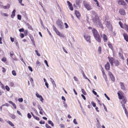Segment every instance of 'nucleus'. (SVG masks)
I'll return each mask as SVG.
<instances>
[{
    "label": "nucleus",
    "mask_w": 128,
    "mask_h": 128,
    "mask_svg": "<svg viewBox=\"0 0 128 128\" xmlns=\"http://www.w3.org/2000/svg\"><path fill=\"white\" fill-rule=\"evenodd\" d=\"M75 13L77 17L79 19L80 16V14L78 10H76Z\"/></svg>",
    "instance_id": "2eb2a0df"
},
{
    "label": "nucleus",
    "mask_w": 128,
    "mask_h": 128,
    "mask_svg": "<svg viewBox=\"0 0 128 128\" xmlns=\"http://www.w3.org/2000/svg\"><path fill=\"white\" fill-rule=\"evenodd\" d=\"M64 106L66 108H67L68 106L67 104H66V102H63Z\"/></svg>",
    "instance_id": "79ce46f5"
},
{
    "label": "nucleus",
    "mask_w": 128,
    "mask_h": 128,
    "mask_svg": "<svg viewBox=\"0 0 128 128\" xmlns=\"http://www.w3.org/2000/svg\"><path fill=\"white\" fill-rule=\"evenodd\" d=\"M124 28L128 32V26L126 24H124V28Z\"/></svg>",
    "instance_id": "393cba45"
},
{
    "label": "nucleus",
    "mask_w": 128,
    "mask_h": 128,
    "mask_svg": "<svg viewBox=\"0 0 128 128\" xmlns=\"http://www.w3.org/2000/svg\"><path fill=\"white\" fill-rule=\"evenodd\" d=\"M102 74L103 77L104 78L105 81L106 82H107L108 81V79L106 74H105L104 72V71H102Z\"/></svg>",
    "instance_id": "f3484780"
},
{
    "label": "nucleus",
    "mask_w": 128,
    "mask_h": 128,
    "mask_svg": "<svg viewBox=\"0 0 128 128\" xmlns=\"http://www.w3.org/2000/svg\"><path fill=\"white\" fill-rule=\"evenodd\" d=\"M33 117L34 119H35L38 120H40L39 118L38 117L35 116H33Z\"/></svg>",
    "instance_id": "6e6d98bb"
},
{
    "label": "nucleus",
    "mask_w": 128,
    "mask_h": 128,
    "mask_svg": "<svg viewBox=\"0 0 128 128\" xmlns=\"http://www.w3.org/2000/svg\"><path fill=\"white\" fill-rule=\"evenodd\" d=\"M114 63L115 64V66H118L120 64L119 62L117 60H115Z\"/></svg>",
    "instance_id": "a878e982"
},
{
    "label": "nucleus",
    "mask_w": 128,
    "mask_h": 128,
    "mask_svg": "<svg viewBox=\"0 0 128 128\" xmlns=\"http://www.w3.org/2000/svg\"><path fill=\"white\" fill-rule=\"evenodd\" d=\"M2 60L4 62H5L6 61V58L5 57H3V58H2Z\"/></svg>",
    "instance_id": "49530a36"
},
{
    "label": "nucleus",
    "mask_w": 128,
    "mask_h": 128,
    "mask_svg": "<svg viewBox=\"0 0 128 128\" xmlns=\"http://www.w3.org/2000/svg\"><path fill=\"white\" fill-rule=\"evenodd\" d=\"M56 24L60 30H62L63 28V24L62 21L58 20L56 22Z\"/></svg>",
    "instance_id": "20e7f679"
},
{
    "label": "nucleus",
    "mask_w": 128,
    "mask_h": 128,
    "mask_svg": "<svg viewBox=\"0 0 128 128\" xmlns=\"http://www.w3.org/2000/svg\"><path fill=\"white\" fill-rule=\"evenodd\" d=\"M10 5L8 4L4 6L3 5L1 6V7L4 9H7L9 8H10Z\"/></svg>",
    "instance_id": "4468645a"
},
{
    "label": "nucleus",
    "mask_w": 128,
    "mask_h": 128,
    "mask_svg": "<svg viewBox=\"0 0 128 128\" xmlns=\"http://www.w3.org/2000/svg\"><path fill=\"white\" fill-rule=\"evenodd\" d=\"M117 2L118 4L119 5L125 6L126 5V4L123 0H118Z\"/></svg>",
    "instance_id": "0eeeda50"
},
{
    "label": "nucleus",
    "mask_w": 128,
    "mask_h": 128,
    "mask_svg": "<svg viewBox=\"0 0 128 128\" xmlns=\"http://www.w3.org/2000/svg\"><path fill=\"white\" fill-rule=\"evenodd\" d=\"M20 36L22 38H23L24 37V34L22 33H21Z\"/></svg>",
    "instance_id": "0e129e2a"
},
{
    "label": "nucleus",
    "mask_w": 128,
    "mask_h": 128,
    "mask_svg": "<svg viewBox=\"0 0 128 128\" xmlns=\"http://www.w3.org/2000/svg\"><path fill=\"white\" fill-rule=\"evenodd\" d=\"M105 24L106 26L109 29L111 30L112 29V26L111 24H110V22L108 21L106 19L105 20Z\"/></svg>",
    "instance_id": "39448f33"
},
{
    "label": "nucleus",
    "mask_w": 128,
    "mask_h": 128,
    "mask_svg": "<svg viewBox=\"0 0 128 128\" xmlns=\"http://www.w3.org/2000/svg\"><path fill=\"white\" fill-rule=\"evenodd\" d=\"M96 40L99 42H100L101 39L100 35L99 34L94 36Z\"/></svg>",
    "instance_id": "1a4fd4ad"
},
{
    "label": "nucleus",
    "mask_w": 128,
    "mask_h": 128,
    "mask_svg": "<svg viewBox=\"0 0 128 128\" xmlns=\"http://www.w3.org/2000/svg\"><path fill=\"white\" fill-rule=\"evenodd\" d=\"M12 74L14 76H16V72L14 70H13L12 72Z\"/></svg>",
    "instance_id": "4c0bfd02"
},
{
    "label": "nucleus",
    "mask_w": 128,
    "mask_h": 128,
    "mask_svg": "<svg viewBox=\"0 0 128 128\" xmlns=\"http://www.w3.org/2000/svg\"><path fill=\"white\" fill-rule=\"evenodd\" d=\"M110 64L108 62H107L106 64L105 65V68L106 70H108L110 69Z\"/></svg>",
    "instance_id": "dca6fc26"
},
{
    "label": "nucleus",
    "mask_w": 128,
    "mask_h": 128,
    "mask_svg": "<svg viewBox=\"0 0 128 128\" xmlns=\"http://www.w3.org/2000/svg\"><path fill=\"white\" fill-rule=\"evenodd\" d=\"M17 18L18 20H20L21 19V16L19 14H18L17 15Z\"/></svg>",
    "instance_id": "c03bdc74"
},
{
    "label": "nucleus",
    "mask_w": 128,
    "mask_h": 128,
    "mask_svg": "<svg viewBox=\"0 0 128 128\" xmlns=\"http://www.w3.org/2000/svg\"><path fill=\"white\" fill-rule=\"evenodd\" d=\"M59 126L60 127V128H64V125L63 124H60Z\"/></svg>",
    "instance_id": "3c124183"
},
{
    "label": "nucleus",
    "mask_w": 128,
    "mask_h": 128,
    "mask_svg": "<svg viewBox=\"0 0 128 128\" xmlns=\"http://www.w3.org/2000/svg\"><path fill=\"white\" fill-rule=\"evenodd\" d=\"M64 24L65 25V26L66 28H67L68 27V26L66 23V22L64 23Z\"/></svg>",
    "instance_id": "338daca9"
},
{
    "label": "nucleus",
    "mask_w": 128,
    "mask_h": 128,
    "mask_svg": "<svg viewBox=\"0 0 128 128\" xmlns=\"http://www.w3.org/2000/svg\"><path fill=\"white\" fill-rule=\"evenodd\" d=\"M6 89L8 91H9L10 90L9 87L7 86H6L5 87Z\"/></svg>",
    "instance_id": "5fc2aeb1"
},
{
    "label": "nucleus",
    "mask_w": 128,
    "mask_h": 128,
    "mask_svg": "<svg viewBox=\"0 0 128 128\" xmlns=\"http://www.w3.org/2000/svg\"><path fill=\"white\" fill-rule=\"evenodd\" d=\"M120 86L121 88L123 90H125V88L124 86V83L122 82L120 83Z\"/></svg>",
    "instance_id": "a211bd4d"
},
{
    "label": "nucleus",
    "mask_w": 128,
    "mask_h": 128,
    "mask_svg": "<svg viewBox=\"0 0 128 128\" xmlns=\"http://www.w3.org/2000/svg\"><path fill=\"white\" fill-rule=\"evenodd\" d=\"M53 84L55 86H56V84H55V82L54 80L51 78H50Z\"/></svg>",
    "instance_id": "7c9ffc66"
},
{
    "label": "nucleus",
    "mask_w": 128,
    "mask_h": 128,
    "mask_svg": "<svg viewBox=\"0 0 128 128\" xmlns=\"http://www.w3.org/2000/svg\"><path fill=\"white\" fill-rule=\"evenodd\" d=\"M24 32L25 35L26 36L28 35V31L27 30H26Z\"/></svg>",
    "instance_id": "864d4df0"
},
{
    "label": "nucleus",
    "mask_w": 128,
    "mask_h": 128,
    "mask_svg": "<svg viewBox=\"0 0 128 128\" xmlns=\"http://www.w3.org/2000/svg\"><path fill=\"white\" fill-rule=\"evenodd\" d=\"M119 24L120 27L122 28H124V25L123 26L122 25V23L120 21L119 22Z\"/></svg>",
    "instance_id": "e433bc0d"
},
{
    "label": "nucleus",
    "mask_w": 128,
    "mask_h": 128,
    "mask_svg": "<svg viewBox=\"0 0 128 128\" xmlns=\"http://www.w3.org/2000/svg\"><path fill=\"white\" fill-rule=\"evenodd\" d=\"M122 107L123 109H124L125 112H126V111H127V110L126 109L125 106L124 104H122Z\"/></svg>",
    "instance_id": "ea45409f"
},
{
    "label": "nucleus",
    "mask_w": 128,
    "mask_h": 128,
    "mask_svg": "<svg viewBox=\"0 0 128 128\" xmlns=\"http://www.w3.org/2000/svg\"><path fill=\"white\" fill-rule=\"evenodd\" d=\"M26 25H27L28 28H29L30 29V30H32V26L28 23H27L26 24Z\"/></svg>",
    "instance_id": "473e14b6"
},
{
    "label": "nucleus",
    "mask_w": 128,
    "mask_h": 128,
    "mask_svg": "<svg viewBox=\"0 0 128 128\" xmlns=\"http://www.w3.org/2000/svg\"><path fill=\"white\" fill-rule=\"evenodd\" d=\"M119 54L121 58L123 60H124V57H123V55H122V53H121L119 52Z\"/></svg>",
    "instance_id": "58836bf2"
},
{
    "label": "nucleus",
    "mask_w": 128,
    "mask_h": 128,
    "mask_svg": "<svg viewBox=\"0 0 128 128\" xmlns=\"http://www.w3.org/2000/svg\"><path fill=\"white\" fill-rule=\"evenodd\" d=\"M36 65L38 66H40V63L38 60H37L36 61Z\"/></svg>",
    "instance_id": "a18cd8bd"
},
{
    "label": "nucleus",
    "mask_w": 128,
    "mask_h": 128,
    "mask_svg": "<svg viewBox=\"0 0 128 128\" xmlns=\"http://www.w3.org/2000/svg\"><path fill=\"white\" fill-rule=\"evenodd\" d=\"M124 38L126 41L128 42V35L126 33H124L123 34Z\"/></svg>",
    "instance_id": "412c9836"
},
{
    "label": "nucleus",
    "mask_w": 128,
    "mask_h": 128,
    "mask_svg": "<svg viewBox=\"0 0 128 128\" xmlns=\"http://www.w3.org/2000/svg\"><path fill=\"white\" fill-rule=\"evenodd\" d=\"M3 16H8V14H7L2 13L1 14Z\"/></svg>",
    "instance_id": "37998d69"
},
{
    "label": "nucleus",
    "mask_w": 128,
    "mask_h": 128,
    "mask_svg": "<svg viewBox=\"0 0 128 128\" xmlns=\"http://www.w3.org/2000/svg\"><path fill=\"white\" fill-rule=\"evenodd\" d=\"M35 52L38 56H40V54L38 53V52L37 50H35Z\"/></svg>",
    "instance_id": "8fccbe9b"
},
{
    "label": "nucleus",
    "mask_w": 128,
    "mask_h": 128,
    "mask_svg": "<svg viewBox=\"0 0 128 128\" xmlns=\"http://www.w3.org/2000/svg\"><path fill=\"white\" fill-rule=\"evenodd\" d=\"M38 108L40 110H42L43 112H44V113H45V112L43 110L42 108L40 106V105H38Z\"/></svg>",
    "instance_id": "bb28decb"
},
{
    "label": "nucleus",
    "mask_w": 128,
    "mask_h": 128,
    "mask_svg": "<svg viewBox=\"0 0 128 128\" xmlns=\"http://www.w3.org/2000/svg\"><path fill=\"white\" fill-rule=\"evenodd\" d=\"M46 126L47 128H52L51 127L49 126L47 124H46Z\"/></svg>",
    "instance_id": "774afa93"
},
{
    "label": "nucleus",
    "mask_w": 128,
    "mask_h": 128,
    "mask_svg": "<svg viewBox=\"0 0 128 128\" xmlns=\"http://www.w3.org/2000/svg\"><path fill=\"white\" fill-rule=\"evenodd\" d=\"M101 49L102 48L100 46H99L98 48V51L100 54V53L101 51Z\"/></svg>",
    "instance_id": "13d9d810"
},
{
    "label": "nucleus",
    "mask_w": 128,
    "mask_h": 128,
    "mask_svg": "<svg viewBox=\"0 0 128 128\" xmlns=\"http://www.w3.org/2000/svg\"><path fill=\"white\" fill-rule=\"evenodd\" d=\"M92 32L94 36L99 34L97 30L95 28H93L92 30Z\"/></svg>",
    "instance_id": "ddd939ff"
},
{
    "label": "nucleus",
    "mask_w": 128,
    "mask_h": 128,
    "mask_svg": "<svg viewBox=\"0 0 128 128\" xmlns=\"http://www.w3.org/2000/svg\"><path fill=\"white\" fill-rule=\"evenodd\" d=\"M92 105L93 106L95 107L96 106V103H95L94 102L92 101L91 103Z\"/></svg>",
    "instance_id": "603ef678"
},
{
    "label": "nucleus",
    "mask_w": 128,
    "mask_h": 128,
    "mask_svg": "<svg viewBox=\"0 0 128 128\" xmlns=\"http://www.w3.org/2000/svg\"><path fill=\"white\" fill-rule=\"evenodd\" d=\"M10 116L13 119H14L15 118V116L14 114H11L10 115Z\"/></svg>",
    "instance_id": "72a5a7b5"
},
{
    "label": "nucleus",
    "mask_w": 128,
    "mask_h": 128,
    "mask_svg": "<svg viewBox=\"0 0 128 128\" xmlns=\"http://www.w3.org/2000/svg\"><path fill=\"white\" fill-rule=\"evenodd\" d=\"M53 28L57 34L61 37L63 38L64 37V34H63L60 32L54 26H53Z\"/></svg>",
    "instance_id": "7ed1b4c3"
},
{
    "label": "nucleus",
    "mask_w": 128,
    "mask_h": 128,
    "mask_svg": "<svg viewBox=\"0 0 128 128\" xmlns=\"http://www.w3.org/2000/svg\"><path fill=\"white\" fill-rule=\"evenodd\" d=\"M20 108L22 110H24V107L23 105L20 104Z\"/></svg>",
    "instance_id": "f704fd0d"
},
{
    "label": "nucleus",
    "mask_w": 128,
    "mask_h": 128,
    "mask_svg": "<svg viewBox=\"0 0 128 128\" xmlns=\"http://www.w3.org/2000/svg\"><path fill=\"white\" fill-rule=\"evenodd\" d=\"M119 12L121 15H124L125 14L124 10L123 8L120 9L119 10Z\"/></svg>",
    "instance_id": "aec40b11"
},
{
    "label": "nucleus",
    "mask_w": 128,
    "mask_h": 128,
    "mask_svg": "<svg viewBox=\"0 0 128 128\" xmlns=\"http://www.w3.org/2000/svg\"><path fill=\"white\" fill-rule=\"evenodd\" d=\"M104 94V95L105 96V97L108 100H110V98L108 97V96L106 94V93H105V94Z\"/></svg>",
    "instance_id": "bf43d9fd"
},
{
    "label": "nucleus",
    "mask_w": 128,
    "mask_h": 128,
    "mask_svg": "<svg viewBox=\"0 0 128 128\" xmlns=\"http://www.w3.org/2000/svg\"><path fill=\"white\" fill-rule=\"evenodd\" d=\"M108 74L110 78V79L113 82H114L115 81V78L112 74L110 71L108 72Z\"/></svg>",
    "instance_id": "423d86ee"
},
{
    "label": "nucleus",
    "mask_w": 128,
    "mask_h": 128,
    "mask_svg": "<svg viewBox=\"0 0 128 128\" xmlns=\"http://www.w3.org/2000/svg\"><path fill=\"white\" fill-rule=\"evenodd\" d=\"M108 59L109 60V61L110 63L111 66H112L113 65V64L114 63L115 60L114 58H110L109 57H108Z\"/></svg>",
    "instance_id": "9d476101"
},
{
    "label": "nucleus",
    "mask_w": 128,
    "mask_h": 128,
    "mask_svg": "<svg viewBox=\"0 0 128 128\" xmlns=\"http://www.w3.org/2000/svg\"><path fill=\"white\" fill-rule=\"evenodd\" d=\"M48 122L49 124H51L52 126H54V124L51 121L49 120Z\"/></svg>",
    "instance_id": "2f4dec72"
},
{
    "label": "nucleus",
    "mask_w": 128,
    "mask_h": 128,
    "mask_svg": "<svg viewBox=\"0 0 128 128\" xmlns=\"http://www.w3.org/2000/svg\"><path fill=\"white\" fill-rule=\"evenodd\" d=\"M31 40V41H32V44H33L34 45V46L35 47L36 46V45L35 44V42L34 40V39L33 38H30Z\"/></svg>",
    "instance_id": "cd10ccee"
},
{
    "label": "nucleus",
    "mask_w": 128,
    "mask_h": 128,
    "mask_svg": "<svg viewBox=\"0 0 128 128\" xmlns=\"http://www.w3.org/2000/svg\"><path fill=\"white\" fill-rule=\"evenodd\" d=\"M8 102L10 104H12L13 106L14 107V108L15 109L16 108V104L13 102H12L11 101H8Z\"/></svg>",
    "instance_id": "5701e85b"
},
{
    "label": "nucleus",
    "mask_w": 128,
    "mask_h": 128,
    "mask_svg": "<svg viewBox=\"0 0 128 128\" xmlns=\"http://www.w3.org/2000/svg\"><path fill=\"white\" fill-rule=\"evenodd\" d=\"M9 106V104L7 103L4 104L2 105V106Z\"/></svg>",
    "instance_id": "052dcab7"
},
{
    "label": "nucleus",
    "mask_w": 128,
    "mask_h": 128,
    "mask_svg": "<svg viewBox=\"0 0 128 128\" xmlns=\"http://www.w3.org/2000/svg\"><path fill=\"white\" fill-rule=\"evenodd\" d=\"M102 37L103 38L105 42H106L108 40V37L105 34H104L101 35Z\"/></svg>",
    "instance_id": "f8f14e48"
},
{
    "label": "nucleus",
    "mask_w": 128,
    "mask_h": 128,
    "mask_svg": "<svg viewBox=\"0 0 128 128\" xmlns=\"http://www.w3.org/2000/svg\"><path fill=\"white\" fill-rule=\"evenodd\" d=\"M84 36L86 41L90 43L91 42L90 40V37L88 36Z\"/></svg>",
    "instance_id": "6ab92c4d"
},
{
    "label": "nucleus",
    "mask_w": 128,
    "mask_h": 128,
    "mask_svg": "<svg viewBox=\"0 0 128 128\" xmlns=\"http://www.w3.org/2000/svg\"><path fill=\"white\" fill-rule=\"evenodd\" d=\"M122 101L120 102L121 104H126V100L125 98H123L122 99Z\"/></svg>",
    "instance_id": "4be33fe9"
},
{
    "label": "nucleus",
    "mask_w": 128,
    "mask_h": 128,
    "mask_svg": "<svg viewBox=\"0 0 128 128\" xmlns=\"http://www.w3.org/2000/svg\"><path fill=\"white\" fill-rule=\"evenodd\" d=\"M16 11L15 10H14L12 12V14L11 16V17L12 18H14V16H15V13Z\"/></svg>",
    "instance_id": "b1692460"
},
{
    "label": "nucleus",
    "mask_w": 128,
    "mask_h": 128,
    "mask_svg": "<svg viewBox=\"0 0 128 128\" xmlns=\"http://www.w3.org/2000/svg\"><path fill=\"white\" fill-rule=\"evenodd\" d=\"M27 116H28V118H31V117H32V116H31V115L29 113H28V114H27Z\"/></svg>",
    "instance_id": "680f3d73"
},
{
    "label": "nucleus",
    "mask_w": 128,
    "mask_h": 128,
    "mask_svg": "<svg viewBox=\"0 0 128 128\" xmlns=\"http://www.w3.org/2000/svg\"><path fill=\"white\" fill-rule=\"evenodd\" d=\"M10 57L12 58V56L13 55H14V52H10Z\"/></svg>",
    "instance_id": "de8ad7c7"
},
{
    "label": "nucleus",
    "mask_w": 128,
    "mask_h": 128,
    "mask_svg": "<svg viewBox=\"0 0 128 128\" xmlns=\"http://www.w3.org/2000/svg\"><path fill=\"white\" fill-rule=\"evenodd\" d=\"M67 3L68 4V5L69 7V8L71 10H73V8L72 7V4L69 1H67Z\"/></svg>",
    "instance_id": "9b49d317"
},
{
    "label": "nucleus",
    "mask_w": 128,
    "mask_h": 128,
    "mask_svg": "<svg viewBox=\"0 0 128 128\" xmlns=\"http://www.w3.org/2000/svg\"><path fill=\"white\" fill-rule=\"evenodd\" d=\"M28 69L31 72L33 71L32 69V67L30 66H28Z\"/></svg>",
    "instance_id": "69168bd1"
},
{
    "label": "nucleus",
    "mask_w": 128,
    "mask_h": 128,
    "mask_svg": "<svg viewBox=\"0 0 128 128\" xmlns=\"http://www.w3.org/2000/svg\"><path fill=\"white\" fill-rule=\"evenodd\" d=\"M39 98L40 99V100L41 102H43V100H44V99L42 96H40V98Z\"/></svg>",
    "instance_id": "4d7b16f0"
},
{
    "label": "nucleus",
    "mask_w": 128,
    "mask_h": 128,
    "mask_svg": "<svg viewBox=\"0 0 128 128\" xmlns=\"http://www.w3.org/2000/svg\"><path fill=\"white\" fill-rule=\"evenodd\" d=\"M18 101L20 102H22L23 101V99L22 98H19L18 99Z\"/></svg>",
    "instance_id": "09e8293b"
},
{
    "label": "nucleus",
    "mask_w": 128,
    "mask_h": 128,
    "mask_svg": "<svg viewBox=\"0 0 128 128\" xmlns=\"http://www.w3.org/2000/svg\"><path fill=\"white\" fill-rule=\"evenodd\" d=\"M73 122L75 124H78V122H77L76 119H74L73 120Z\"/></svg>",
    "instance_id": "e2e57ef3"
},
{
    "label": "nucleus",
    "mask_w": 128,
    "mask_h": 128,
    "mask_svg": "<svg viewBox=\"0 0 128 128\" xmlns=\"http://www.w3.org/2000/svg\"><path fill=\"white\" fill-rule=\"evenodd\" d=\"M83 3L84 7L88 10H89L92 9V6L88 2L84 0Z\"/></svg>",
    "instance_id": "f03ea898"
},
{
    "label": "nucleus",
    "mask_w": 128,
    "mask_h": 128,
    "mask_svg": "<svg viewBox=\"0 0 128 128\" xmlns=\"http://www.w3.org/2000/svg\"><path fill=\"white\" fill-rule=\"evenodd\" d=\"M7 122L12 126H14V124L10 121H8Z\"/></svg>",
    "instance_id": "c756f323"
},
{
    "label": "nucleus",
    "mask_w": 128,
    "mask_h": 128,
    "mask_svg": "<svg viewBox=\"0 0 128 128\" xmlns=\"http://www.w3.org/2000/svg\"><path fill=\"white\" fill-rule=\"evenodd\" d=\"M92 12L94 14L95 16L92 19L94 24L97 27H99L103 29L104 27L101 23V21L100 20L97 14L93 11H92Z\"/></svg>",
    "instance_id": "f257e3e1"
},
{
    "label": "nucleus",
    "mask_w": 128,
    "mask_h": 128,
    "mask_svg": "<svg viewBox=\"0 0 128 128\" xmlns=\"http://www.w3.org/2000/svg\"><path fill=\"white\" fill-rule=\"evenodd\" d=\"M82 92L84 95H86L87 94L86 93L84 90L83 89H82Z\"/></svg>",
    "instance_id": "a19ab883"
},
{
    "label": "nucleus",
    "mask_w": 128,
    "mask_h": 128,
    "mask_svg": "<svg viewBox=\"0 0 128 128\" xmlns=\"http://www.w3.org/2000/svg\"><path fill=\"white\" fill-rule=\"evenodd\" d=\"M118 94L119 99L121 100L124 98L123 93L122 91H119L118 93Z\"/></svg>",
    "instance_id": "6e6552de"
},
{
    "label": "nucleus",
    "mask_w": 128,
    "mask_h": 128,
    "mask_svg": "<svg viewBox=\"0 0 128 128\" xmlns=\"http://www.w3.org/2000/svg\"><path fill=\"white\" fill-rule=\"evenodd\" d=\"M108 45L109 46V47L111 48L112 50H113V48L112 46V45L110 43H108Z\"/></svg>",
    "instance_id": "c9c22d12"
},
{
    "label": "nucleus",
    "mask_w": 128,
    "mask_h": 128,
    "mask_svg": "<svg viewBox=\"0 0 128 128\" xmlns=\"http://www.w3.org/2000/svg\"><path fill=\"white\" fill-rule=\"evenodd\" d=\"M76 3L78 6H79L80 5V0H76Z\"/></svg>",
    "instance_id": "c85d7f7f"
}]
</instances>
